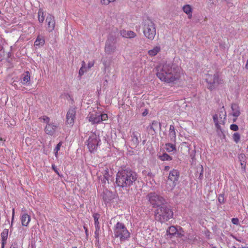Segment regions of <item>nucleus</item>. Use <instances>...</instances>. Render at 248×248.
Returning a JSON list of instances; mask_svg holds the SVG:
<instances>
[{"label":"nucleus","instance_id":"nucleus-1","mask_svg":"<svg viewBox=\"0 0 248 248\" xmlns=\"http://www.w3.org/2000/svg\"><path fill=\"white\" fill-rule=\"evenodd\" d=\"M155 71L156 76L165 82L174 83L180 77L179 67L171 62L157 66Z\"/></svg>","mask_w":248,"mask_h":248},{"label":"nucleus","instance_id":"nucleus-2","mask_svg":"<svg viewBox=\"0 0 248 248\" xmlns=\"http://www.w3.org/2000/svg\"><path fill=\"white\" fill-rule=\"evenodd\" d=\"M137 179V173L130 168L124 167L118 172L116 183L118 186L126 189L135 184Z\"/></svg>","mask_w":248,"mask_h":248},{"label":"nucleus","instance_id":"nucleus-3","mask_svg":"<svg viewBox=\"0 0 248 248\" xmlns=\"http://www.w3.org/2000/svg\"><path fill=\"white\" fill-rule=\"evenodd\" d=\"M173 217L172 210L166 204L156 208L155 211V219L161 223L168 221Z\"/></svg>","mask_w":248,"mask_h":248},{"label":"nucleus","instance_id":"nucleus-4","mask_svg":"<svg viewBox=\"0 0 248 248\" xmlns=\"http://www.w3.org/2000/svg\"><path fill=\"white\" fill-rule=\"evenodd\" d=\"M143 32L148 39L153 40L156 34V30L155 24L148 17L143 20Z\"/></svg>","mask_w":248,"mask_h":248},{"label":"nucleus","instance_id":"nucleus-5","mask_svg":"<svg viewBox=\"0 0 248 248\" xmlns=\"http://www.w3.org/2000/svg\"><path fill=\"white\" fill-rule=\"evenodd\" d=\"M114 237L119 238L121 242H124L130 237V233L124 223L118 222L113 229Z\"/></svg>","mask_w":248,"mask_h":248},{"label":"nucleus","instance_id":"nucleus-6","mask_svg":"<svg viewBox=\"0 0 248 248\" xmlns=\"http://www.w3.org/2000/svg\"><path fill=\"white\" fill-rule=\"evenodd\" d=\"M147 199L153 208H158L164 204H166L165 199L161 196L155 192H151L148 194Z\"/></svg>","mask_w":248,"mask_h":248},{"label":"nucleus","instance_id":"nucleus-7","mask_svg":"<svg viewBox=\"0 0 248 248\" xmlns=\"http://www.w3.org/2000/svg\"><path fill=\"white\" fill-rule=\"evenodd\" d=\"M87 119L93 124H97L104 121H107L108 116L107 114H100L95 111L90 112Z\"/></svg>","mask_w":248,"mask_h":248},{"label":"nucleus","instance_id":"nucleus-8","mask_svg":"<svg viewBox=\"0 0 248 248\" xmlns=\"http://www.w3.org/2000/svg\"><path fill=\"white\" fill-rule=\"evenodd\" d=\"M206 81L208 83L207 88L210 91L215 89L219 84L221 83V80L219 79L217 73L214 75H208L206 78Z\"/></svg>","mask_w":248,"mask_h":248},{"label":"nucleus","instance_id":"nucleus-9","mask_svg":"<svg viewBox=\"0 0 248 248\" xmlns=\"http://www.w3.org/2000/svg\"><path fill=\"white\" fill-rule=\"evenodd\" d=\"M180 176V172L178 170L173 169L170 171L168 178L167 183L170 185V188L172 189L178 183Z\"/></svg>","mask_w":248,"mask_h":248},{"label":"nucleus","instance_id":"nucleus-10","mask_svg":"<svg viewBox=\"0 0 248 248\" xmlns=\"http://www.w3.org/2000/svg\"><path fill=\"white\" fill-rule=\"evenodd\" d=\"M76 108L73 107L69 108L67 111L65 119V124L68 127H71L73 126L76 119Z\"/></svg>","mask_w":248,"mask_h":248},{"label":"nucleus","instance_id":"nucleus-11","mask_svg":"<svg viewBox=\"0 0 248 248\" xmlns=\"http://www.w3.org/2000/svg\"><path fill=\"white\" fill-rule=\"evenodd\" d=\"M99 143V137L94 134H92L87 140L88 148L90 152H94Z\"/></svg>","mask_w":248,"mask_h":248},{"label":"nucleus","instance_id":"nucleus-12","mask_svg":"<svg viewBox=\"0 0 248 248\" xmlns=\"http://www.w3.org/2000/svg\"><path fill=\"white\" fill-rule=\"evenodd\" d=\"M147 130L149 134L154 135L156 134V131L157 129L159 130L161 129V124L160 123L156 121H153L151 124L147 127Z\"/></svg>","mask_w":248,"mask_h":248},{"label":"nucleus","instance_id":"nucleus-13","mask_svg":"<svg viewBox=\"0 0 248 248\" xmlns=\"http://www.w3.org/2000/svg\"><path fill=\"white\" fill-rule=\"evenodd\" d=\"M46 22L47 24V30L49 32L52 31L55 27V20L54 17L49 14L46 18Z\"/></svg>","mask_w":248,"mask_h":248},{"label":"nucleus","instance_id":"nucleus-14","mask_svg":"<svg viewBox=\"0 0 248 248\" xmlns=\"http://www.w3.org/2000/svg\"><path fill=\"white\" fill-rule=\"evenodd\" d=\"M58 127L57 124L53 123L47 124L45 127V132L46 134L52 136L55 133Z\"/></svg>","mask_w":248,"mask_h":248},{"label":"nucleus","instance_id":"nucleus-15","mask_svg":"<svg viewBox=\"0 0 248 248\" xmlns=\"http://www.w3.org/2000/svg\"><path fill=\"white\" fill-rule=\"evenodd\" d=\"M131 139L130 140V144L132 149L136 148L139 143V140L137 134L133 132L131 135Z\"/></svg>","mask_w":248,"mask_h":248},{"label":"nucleus","instance_id":"nucleus-16","mask_svg":"<svg viewBox=\"0 0 248 248\" xmlns=\"http://www.w3.org/2000/svg\"><path fill=\"white\" fill-rule=\"evenodd\" d=\"M31 80V75L29 71H26L22 74L21 77V83L23 85L29 84Z\"/></svg>","mask_w":248,"mask_h":248},{"label":"nucleus","instance_id":"nucleus-17","mask_svg":"<svg viewBox=\"0 0 248 248\" xmlns=\"http://www.w3.org/2000/svg\"><path fill=\"white\" fill-rule=\"evenodd\" d=\"M21 221L23 226L27 227L31 220V217L27 214L25 213L21 217Z\"/></svg>","mask_w":248,"mask_h":248},{"label":"nucleus","instance_id":"nucleus-18","mask_svg":"<svg viewBox=\"0 0 248 248\" xmlns=\"http://www.w3.org/2000/svg\"><path fill=\"white\" fill-rule=\"evenodd\" d=\"M231 109L232 111V115L235 117H238L241 114L238 105L235 103H232L231 105Z\"/></svg>","mask_w":248,"mask_h":248},{"label":"nucleus","instance_id":"nucleus-19","mask_svg":"<svg viewBox=\"0 0 248 248\" xmlns=\"http://www.w3.org/2000/svg\"><path fill=\"white\" fill-rule=\"evenodd\" d=\"M176 232H177V228L174 226H171L167 230L166 233L167 236H169L170 238H172L176 235Z\"/></svg>","mask_w":248,"mask_h":248},{"label":"nucleus","instance_id":"nucleus-20","mask_svg":"<svg viewBox=\"0 0 248 248\" xmlns=\"http://www.w3.org/2000/svg\"><path fill=\"white\" fill-rule=\"evenodd\" d=\"M121 34L123 37L128 38H134L136 36V33L131 31L123 30L121 31Z\"/></svg>","mask_w":248,"mask_h":248},{"label":"nucleus","instance_id":"nucleus-21","mask_svg":"<svg viewBox=\"0 0 248 248\" xmlns=\"http://www.w3.org/2000/svg\"><path fill=\"white\" fill-rule=\"evenodd\" d=\"M169 137L170 138V140L172 142H175L176 140V133L175 131L174 126L172 125H170V127Z\"/></svg>","mask_w":248,"mask_h":248},{"label":"nucleus","instance_id":"nucleus-22","mask_svg":"<svg viewBox=\"0 0 248 248\" xmlns=\"http://www.w3.org/2000/svg\"><path fill=\"white\" fill-rule=\"evenodd\" d=\"M44 37L41 35H38L36 40L34 42V46H43L45 44Z\"/></svg>","mask_w":248,"mask_h":248},{"label":"nucleus","instance_id":"nucleus-23","mask_svg":"<svg viewBox=\"0 0 248 248\" xmlns=\"http://www.w3.org/2000/svg\"><path fill=\"white\" fill-rule=\"evenodd\" d=\"M161 50L160 46H156L154 47L152 49L148 51V54L153 57L155 56Z\"/></svg>","mask_w":248,"mask_h":248},{"label":"nucleus","instance_id":"nucleus-24","mask_svg":"<svg viewBox=\"0 0 248 248\" xmlns=\"http://www.w3.org/2000/svg\"><path fill=\"white\" fill-rule=\"evenodd\" d=\"M93 217L94 221V225L96 229V231L99 230V223L98 219L100 217V215L97 213H94L93 214Z\"/></svg>","mask_w":248,"mask_h":248},{"label":"nucleus","instance_id":"nucleus-25","mask_svg":"<svg viewBox=\"0 0 248 248\" xmlns=\"http://www.w3.org/2000/svg\"><path fill=\"white\" fill-rule=\"evenodd\" d=\"M165 149L168 152H171L176 150L175 145L170 143H166L165 144Z\"/></svg>","mask_w":248,"mask_h":248},{"label":"nucleus","instance_id":"nucleus-26","mask_svg":"<svg viewBox=\"0 0 248 248\" xmlns=\"http://www.w3.org/2000/svg\"><path fill=\"white\" fill-rule=\"evenodd\" d=\"M38 19L39 23H42L45 19L44 12L42 9H39L38 12Z\"/></svg>","mask_w":248,"mask_h":248},{"label":"nucleus","instance_id":"nucleus-27","mask_svg":"<svg viewBox=\"0 0 248 248\" xmlns=\"http://www.w3.org/2000/svg\"><path fill=\"white\" fill-rule=\"evenodd\" d=\"M158 158L162 161H169L172 160V157L167 153H163L162 155H160Z\"/></svg>","mask_w":248,"mask_h":248},{"label":"nucleus","instance_id":"nucleus-28","mask_svg":"<svg viewBox=\"0 0 248 248\" xmlns=\"http://www.w3.org/2000/svg\"><path fill=\"white\" fill-rule=\"evenodd\" d=\"M8 234V230L4 229L1 233V242H6Z\"/></svg>","mask_w":248,"mask_h":248},{"label":"nucleus","instance_id":"nucleus-29","mask_svg":"<svg viewBox=\"0 0 248 248\" xmlns=\"http://www.w3.org/2000/svg\"><path fill=\"white\" fill-rule=\"evenodd\" d=\"M85 72H86V69L85 67V62L84 61H83L82 62V66L79 70V76L81 77L82 75H84Z\"/></svg>","mask_w":248,"mask_h":248},{"label":"nucleus","instance_id":"nucleus-30","mask_svg":"<svg viewBox=\"0 0 248 248\" xmlns=\"http://www.w3.org/2000/svg\"><path fill=\"white\" fill-rule=\"evenodd\" d=\"M183 9L184 12L185 13H186L187 15H191L192 9L190 5H186L183 7Z\"/></svg>","mask_w":248,"mask_h":248},{"label":"nucleus","instance_id":"nucleus-31","mask_svg":"<svg viewBox=\"0 0 248 248\" xmlns=\"http://www.w3.org/2000/svg\"><path fill=\"white\" fill-rule=\"evenodd\" d=\"M185 232L183 229L179 227V229H177V232L176 233V235L174 237H182L184 236Z\"/></svg>","mask_w":248,"mask_h":248},{"label":"nucleus","instance_id":"nucleus-32","mask_svg":"<svg viewBox=\"0 0 248 248\" xmlns=\"http://www.w3.org/2000/svg\"><path fill=\"white\" fill-rule=\"evenodd\" d=\"M62 142H60L56 146V147L54 149V153L55 156L56 158L58 156V152L60 151L61 147L62 145Z\"/></svg>","mask_w":248,"mask_h":248},{"label":"nucleus","instance_id":"nucleus-33","mask_svg":"<svg viewBox=\"0 0 248 248\" xmlns=\"http://www.w3.org/2000/svg\"><path fill=\"white\" fill-rule=\"evenodd\" d=\"M207 3V6L209 8H212L213 6L216 5L217 3V0H206Z\"/></svg>","mask_w":248,"mask_h":248},{"label":"nucleus","instance_id":"nucleus-34","mask_svg":"<svg viewBox=\"0 0 248 248\" xmlns=\"http://www.w3.org/2000/svg\"><path fill=\"white\" fill-rule=\"evenodd\" d=\"M232 139L233 140L237 143L240 139V135L238 133H235L233 134Z\"/></svg>","mask_w":248,"mask_h":248},{"label":"nucleus","instance_id":"nucleus-35","mask_svg":"<svg viewBox=\"0 0 248 248\" xmlns=\"http://www.w3.org/2000/svg\"><path fill=\"white\" fill-rule=\"evenodd\" d=\"M39 119L40 120L41 122L46 123V124H50V119L48 117L46 116H43L42 117H40Z\"/></svg>","mask_w":248,"mask_h":248},{"label":"nucleus","instance_id":"nucleus-36","mask_svg":"<svg viewBox=\"0 0 248 248\" xmlns=\"http://www.w3.org/2000/svg\"><path fill=\"white\" fill-rule=\"evenodd\" d=\"M217 132L218 136L221 139H224L225 138L226 136H225V134L224 133V132L223 131V130H217Z\"/></svg>","mask_w":248,"mask_h":248},{"label":"nucleus","instance_id":"nucleus-37","mask_svg":"<svg viewBox=\"0 0 248 248\" xmlns=\"http://www.w3.org/2000/svg\"><path fill=\"white\" fill-rule=\"evenodd\" d=\"M218 201L220 204L224 203V194L222 193L218 195Z\"/></svg>","mask_w":248,"mask_h":248},{"label":"nucleus","instance_id":"nucleus-38","mask_svg":"<svg viewBox=\"0 0 248 248\" xmlns=\"http://www.w3.org/2000/svg\"><path fill=\"white\" fill-rule=\"evenodd\" d=\"M116 40V38H113V41H114V43L112 45H109V53L110 52H114L116 48V45L115 44Z\"/></svg>","mask_w":248,"mask_h":248},{"label":"nucleus","instance_id":"nucleus-39","mask_svg":"<svg viewBox=\"0 0 248 248\" xmlns=\"http://www.w3.org/2000/svg\"><path fill=\"white\" fill-rule=\"evenodd\" d=\"M4 57V51L3 50V47L0 45V61H2Z\"/></svg>","mask_w":248,"mask_h":248},{"label":"nucleus","instance_id":"nucleus-40","mask_svg":"<svg viewBox=\"0 0 248 248\" xmlns=\"http://www.w3.org/2000/svg\"><path fill=\"white\" fill-rule=\"evenodd\" d=\"M238 158L240 162H244L246 161V156L244 154H240L238 155Z\"/></svg>","mask_w":248,"mask_h":248},{"label":"nucleus","instance_id":"nucleus-41","mask_svg":"<svg viewBox=\"0 0 248 248\" xmlns=\"http://www.w3.org/2000/svg\"><path fill=\"white\" fill-rule=\"evenodd\" d=\"M230 129L232 131H236L238 130L239 127L237 124H232L230 125Z\"/></svg>","mask_w":248,"mask_h":248},{"label":"nucleus","instance_id":"nucleus-42","mask_svg":"<svg viewBox=\"0 0 248 248\" xmlns=\"http://www.w3.org/2000/svg\"><path fill=\"white\" fill-rule=\"evenodd\" d=\"M200 173L199 174V176L198 177V178L199 179H202L203 178V169L202 166L200 167Z\"/></svg>","mask_w":248,"mask_h":248},{"label":"nucleus","instance_id":"nucleus-43","mask_svg":"<svg viewBox=\"0 0 248 248\" xmlns=\"http://www.w3.org/2000/svg\"><path fill=\"white\" fill-rule=\"evenodd\" d=\"M232 222L234 225H238L239 224V219L238 218H232Z\"/></svg>","mask_w":248,"mask_h":248},{"label":"nucleus","instance_id":"nucleus-44","mask_svg":"<svg viewBox=\"0 0 248 248\" xmlns=\"http://www.w3.org/2000/svg\"><path fill=\"white\" fill-rule=\"evenodd\" d=\"M240 165L241 167V169L244 170H246V161H245L244 162H240Z\"/></svg>","mask_w":248,"mask_h":248},{"label":"nucleus","instance_id":"nucleus-45","mask_svg":"<svg viewBox=\"0 0 248 248\" xmlns=\"http://www.w3.org/2000/svg\"><path fill=\"white\" fill-rule=\"evenodd\" d=\"M213 121H214L215 124H216L217 123H218V115L217 114H215L213 116Z\"/></svg>","mask_w":248,"mask_h":248},{"label":"nucleus","instance_id":"nucleus-46","mask_svg":"<svg viewBox=\"0 0 248 248\" xmlns=\"http://www.w3.org/2000/svg\"><path fill=\"white\" fill-rule=\"evenodd\" d=\"M52 168L53 170L59 175L60 176V173L58 171V170L57 169V168L54 165H52Z\"/></svg>","mask_w":248,"mask_h":248},{"label":"nucleus","instance_id":"nucleus-47","mask_svg":"<svg viewBox=\"0 0 248 248\" xmlns=\"http://www.w3.org/2000/svg\"><path fill=\"white\" fill-rule=\"evenodd\" d=\"M94 62L93 61L89 62L88 64V68L89 69L92 68L94 65Z\"/></svg>","mask_w":248,"mask_h":248},{"label":"nucleus","instance_id":"nucleus-48","mask_svg":"<svg viewBox=\"0 0 248 248\" xmlns=\"http://www.w3.org/2000/svg\"><path fill=\"white\" fill-rule=\"evenodd\" d=\"M210 233L211 232L209 231H207L205 232V235L208 239H210Z\"/></svg>","mask_w":248,"mask_h":248},{"label":"nucleus","instance_id":"nucleus-49","mask_svg":"<svg viewBox=\"0 0 248 248\" xmlns=\"http://www.w3.org/2000/svg\"><path fill=\"white\" fill-rule=\"evenodd\" d=\"M215 124V126H216V127L217 128V130H222L221 128V126L220 125H219V123H217Z\"/></svg>","mask_w":248,"mask_h":248},{"label":"nucleus","instance_id":"nucleus-50","mask_svg":"<svg viewBox=\"0 0 248 248\" xmlns=\"http://www.w3.org/2000/svg\"><path fill=\"white\" fill-rule=\"evenodd\" d=\"M10 248H18V245L17 243L16 242H15L13 243L10 247Z\"/></svg>","mask_w":248,"mask_h":248},{"label":"nucleus","instance_id":"nucleus-51","mask_svg":"<svg viewBox=\"0 0 248 248\" xmlns=\"http://www.w3.org/2000/svg\"><path fill=\"white\" fill-rule=\"evenodd\" d=\"M101 3L102 4L108 5V0H101Z\"/></svg>","mask_w":248,"mask_h":248},{"label":"nucleus","instance_id":"nucleus-52","mask_svg":"<svg viewBox=\"0 0 248 248\" xmlns=\"http://www.w3.org/2000/svg\"><path fill=\"white\" fill-rule=\"evenodd\" d=\"M147 114H148V111L147 109H145L144 110V111L142 112V115L143 116H145L147 115Z\"/></svg>","mask_w":248,"mask_h":248},{"label":"nucleus","instance_id":"nucleus-53","mask_svg":"<svg viewBox=\"0 0 248 248\" xmlns=\"http://www.w3.org/2000/svg\"><path fill=\"white\" fill-rule=\"evenodd\" d=\"M14 216H15V209L13 208V209H12V221L14 219Z\"/></svg>","mask_w":248,"mask_h":248},{"label":"nucleus","instance_id":"nucleus-54","mask_svg":"<svg viewBox=\"0 0 248 248\" xmlns=\"http://www.w3.org/2000/svg\"><path fill=\"white\" fill-rule=\"evenodd\" d=\"M84 229L85 230V232H86V235H88V228L85 226H83Z\"/></svg>","mask_w":248,"mask_h":248},{"label":"nucleus","instance_id":"nucleus-55","mask_svg":"<svg viewBox=\"0 0 248 248\" xmlns=\"http://www.w3.org/2000/svg\"><path fill=\"white\" fill-rule=\"evenodd\" d=\"M170 169V167L169 166H166L165 167L164 170L168 171Z\"/></svg>","mask_w":248,"mask_h":248},{"label":"nucleus","instance_id":"nucleus-56","mask_svg":"<svg viewBox=\"0 0 248 248\" xmlns=\"http://www.w3.org/2000/svg\"><path fill=\"white\" fill-rule=\"evenodd\" d=\"M6 243V242H1V248H4V245Z\"/></svg>","mask_w":248,"mask_h":248},{"label":"nucleus","instance_id":"nucleus-57","mask_svg":"<svg viewBox=\"0 0 248 248\" xmlns=\"http://www.w3.org/2000/svg\"><path fill=\"white\" fill-rule=\"evenodd\" d=\"M246 68L247 69H248V60H247V63H246Z\"/></svg>","mask_w":248,"mask_h":248},{"label":"nucleus","instance_id":"nucleus-58","mask_svg":"<svg viewBox=\"0 0 248 248\" xmlns=\"http://www.w3.org/2000/svg\"><path fill=\"white\" fill-rule=\"evenodd\" d=\"M236 120H237V117H235V118H233V119H232V121H233V123H234V122H236Z\"/></svg>","mask_w":248,"mask_h":248},{"label":"nucleus","instance_id":"nucleus-59","mask_svg":"<svg viewBox=\"0 0 248 248\" xmlns=\"http://www.w3.org/2000/svg\"><path fill=\"white\" fill-rule=\"evenodd\" d=\"M227 4H228V5L229 6H232V3H231V2H227Z\"/></svg>","mask_w":248,"mask_h":248},{"label":"nucleus","instance_id":"nucleus-60","mask_svg":"<svg viewBox=\"0 0 248 248\" xmlns=\"http://www.w3.org/2000/svg\"><path fill=\"white\" fill-rule=\"evenodd\" d=\"M116 0H109V3H110L111 2H114L115 1H116Z\"/></svg>","mask_w":248,"mask_h":248},{"label":"nucleus","instance_id":"nucleus-61","mask_svg":"<svg viewBox=\"0 0 248 248\" xmlns=\"http://www.w3.org/2000/svg\"><path fill=\"white\" fill-rule=\"evenodd\" d=\"M103 198L104 199V201H106L107 199L103 196Z\"/></svg>","mask_w":248,"mask_h":248},{"label":"nucleus","instance_id":"nucleus-62","mask_svg":"<svg viewBox=\"0 0 248 248\" xmlns=\"http://www.w3.org/2000/svg\"><path fill=\"white\" fill-rule=\"evenodd\" d=\"M145 142V140H144L143 141V143L144 144Z\"/></svg>","mask_w":248,"mask_h":248},{"label":"nucleus","instance_id":"nucleus-63","mask_svg":"<svg viewBox=\"0 0 248 248\" xmlns=\"http://www.w3.org/2000/svg\"><path fill=\"white\" fill-rule=\"evenodd\" d=\"M72 248H77V247H72Z\"/></svg>","mask_w":248,"mask_h":248},{"label":"nucleus","instance_id":"nucleus-64","mask_svg":"<svg viewBox=\"0 0 248 248\" xmlns=\"http://www.w3.org/2000/svg\"><path fill=\"white\" fill-rule=\"evenodd\" d=\"M212 248H217L216 247H213Z\"/></svg>","mask_w":248,"mask_h":248}]
</instances>
